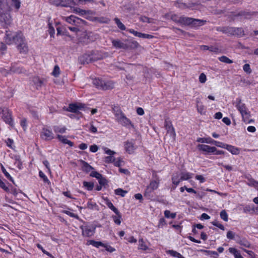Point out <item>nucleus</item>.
I'll use <instances>...</instances> for the list:
<instances>
[{
	"label": "nucleus",
	"instance_id": "nucleus-1",
	"mask_svg": "<svg viewBox=\"0 0 258 258\" xmlns=\"http://www.w3.org/2000/svg\"><path fill=\"white\" fill-rule=\"evenodd\" d=\"M11 7L8 5L7 0H0V23L4 27L9 26L12 22L9 12Z\"/></svg>",
	"mask_w": 258,
	"mask_h": 258
},
{
	"label": "nucleus",
	"instance_id": "nucleus-2",
	"mask_svg": "<svg viewBox=\"0 0 258 258\" xmlns=\"http://www.w3.org/2000/svg\"><path fill=\"white\" fill-rule=\"evenodd\" d=\"M4 40L9 45L17 44V41H22V33L6 31Z\"/></svg>",
	"mask_w": 258,
	"mask_h": 258
},
{
	"label": "nucleus",
	"instance_id": "nucleus-3",
	"mask_svg": "<svg viewBox=\"0 0 258 258\" xmlns=\"http://www.w3.org/2000/svg\"><path fill=\"white\" fill-rule=\"evenodd\" d=\"M52 4L58 6L71 7L79 4H84L87 2H93V0H51Z\"/></svg>",
	"mask_w": 258,
	"mask_h": 258
},
{
	"label": "nucleus",
	"instance_id": "nucleus-4",
	"mask_svg": "<svg viewBox=\"0 0 258 258\" xmlns=\"http://www.w3.org/2000/svg\"><path fill=\"white\" fill-rule=\"evenodd\" d=\"M0 117L7 124L14 126V120L11 111L6 107H0Z\"/></svg>",
	"mask_w": 258,
	"mask_h": 258
},
{
	"label": "nucleus",
	"instance_id": "nucleus-5",
	"mask_svg": "<svg viewBox=\"0 0 258 258\" xmlns=\"http://www.w3.org/2000/svg\"><path fill=\"white\" fill-rule=\"evenodd\" d=\"M236 107L240 112L243 121L246 123H250L251 120L249 119V112L247 111L245 105L242 103L240 99H237Z\"/></svg>",
	"mask_w": 258,
	"mask_h": 258
},
{
	"label": "nucleus",
	"instance_id": "nucleus-6",
	"mask_svg": "<svg viewBox=\"0 0 258 258\" xmlns=\"http://www.w3.org/2000/svg\"><path fill=\"white\" fill-rule=\"evenodd\" d=\"M114 114L116 120L119 123L127 127H133L131 121L120 110H117Z\"/></svg>",
	"mask_w": 258,
	"mask_h": 258
},
{
	"label": "nucleus",
	"instance_id": "nucleus-7",
	"mask_svg": "<svg viewBox=\"0 0 258 258\" xmlns=\"http://www.w3.org/2000/svg\"><path fill=\"white\" fill-rule=\"evenodd\" d=\"M93 83L97 88L103 90H108L113 88L114 83L111 81H104L98 79L93 80Z\"/></svg>",
	"mask_w": 258,
	"mask_h": 258
},
{
	"label": "nucleus",
	"instance_id": "nucleus-8",
	"mask_svg": "<svg viewBox=\"0 0 258 258\" xmlns=\"http://www.w3.org/2000/svg\"><path fill=\"white\" fill-rule=\"evenodd\" d=\"M159 183L160 179L157 176H156V179L152 180L149 185L147 187L145 191V195L148 196L154 190L157 189L158 188Z\"/></svg>",
	"mask_w": 258,
	"mask_h": 258
},
{
	"label": "nucleus",
	"instance_id": "nucleus-9",
	"mask_svg": "<svg viewBox=\"0 0 258 258\" xmlns=\"http://www.w3.org/2000/svg\"><path fill=\"white\" fill-rule=\"evenodd\" d=\"M102 149L105 154L108 155V156L104 158V161L106 163H110L114 162L115 157H114V155L116 153L115 152L105 147H102Z\"/></svg>",
	"mask_w": 258,
	"mask_h": 258
},
{
	"label": "nucleus",
	"instance_id": "nucleus-10",
	"mask_svg": "<svg viewBox=\"0 0 258 258\" xmlns=\"http://www.w3.org/2000/svg\"><path fill=\"white\" fill-rule=\"evenodd\" d=\"M124 149L127 153L132 154L135 153V150L137 148V146L135 145V142L134 140H128L124 143Z\"/></svg>",
	"mask_w": 258,
	"mask_h": 258
},
{
	"label": "nucleus",
	"instance_id": "nucleus-11",
	"mask_svg": "<svg viewBox=\"0 0 258 258\" xmlns=\"http://www.w3.org/2000/svg\"><path fill=\"white\" fill-rule=\"evenodd\" d=\"M63 19L70 24L79 26L85 23V21L74 15H71L70 17H63Z\"/></svg>",
	"mask_w": 258,
	"mask_h": 258
},
{
	"label": "nucleus",
	"instance_id": "nucleus-12",
	"mask_svg": "<svg viewBox=\"0 0 258 258\" xmlns=\"http://www.w3.org/2000/svg\"><path fill=\"white\" fill-rule=\"evenodd\" d=\"M222 31L224 33H230L232 35H237L239 36H243L244 35L243 30L240 28H223Z\"/></svg>",
	"mask_w": 258,
	"mask_h": 258
},
{
	"label": "nucleus",
	"instance_id": "nucleus-13",
	"mask_svg": "<svg viewBox=\"0 0 258 258\" xmlns=\"http://www.w3.org/2000/svg\"><path fill=\"white\" fill-rule=\"evenodd\" d=\"M198 150L204 154H213L216 151V147L210 146L206 144H199L197 146Z\"/></svg>",
	"mask_w": 258,
	"mask_h": 258
},
{
	"label": "nucleus",
	"instance_id": "nucleus-14",
	"mask_svg": "<svg viewBox=\"0 0 258 258\" xmlns=\"http://www.w3.org/2000/svg\"><path fill=\"white\" fill-rule=\"evenodd\" d=\"M41 138L46 141H49L54 138V135L52 131L47 128H43L40 133Z\"/></svg>",
	"mask_w": 258,
	"mask_h": 258
},
{
	"label": "nucleus",
	"instance_id": "nucleus-15",
	"mask_svg": "<svg viewBox=\"0 0 258 258\" xmlns=\"http://www.w3.org/2000/svg\"><path fill=\"white\" fill-rule=\"evenodd\" d=\"M186 25H191L194 27H198L204 25L206 21L200 19H195L187 17L186 19H185Z\"/></svg>",
	"mask_w": 258,
	"mask_h": 258
},
{
	"label": "nucleus",
	"instance_id": "nucleus-16",
	"mask_svg": "<svg viewBox=\"0 0 258 258\" xmlns=\"http://www.w3.org/2000/svg\"><path fill=\"white\" fill-rule=\"evenodd\" d=\"M82 234L85 237H91L95 233V228L93 226L87 225L82 226Z\"/></svg>",
	"mask_w": 258,
	"mask_h": 258
},
{
	"label": "nucleus",
	"instance_id": "nucleus-17",
	"mask_svg": "<svg viewBox=\"0 0 258 258\" xmlns=\"http://www.w3.org/2000/svg\"><path fill=\"white\" fill-rule=\"evenodd\" d=\"M17 48L21 53H26L28 51V47L25 42L23 35L22 34V41H17Z\"/></svg>",
	"mask_w": 258,
	"mask_h": 258
},
{
	"label": "nucleus",
	"instance_id": "nucleus-18",
	"mask_svg": "<svg viewBox=\"0 0 258 258\" xmlns=\"http://www.w3.org/2000/svg\"><path fill=\"white\" fill-rule=\"evenodd\" d=\"M72 12L81 16H86V18L87 19H88V15L93 14V12L91 11H86L79 8H73Z\"/></svg>",
	"mask_w": 258,
	"mask_h": 258
},
{
	"label": "nucleus",
	"instance_id": "nucleus-19",
	"mask_svg": "<svg viewBox=\"0 0 258 258\" xmlns=\"http://www.w3.org/2000/svg\"><path fill=\"white\" fill-rule=\"evenodd\" d=\"M84 107V105L81 103H74L69 105L67 110L68 111L76 113L79 110Z\"/></svg>",
	"mask_w": 258,
	"mask_h": 258
},
{
	"label": "nucleus",
	"instance_id": "nucleus-20",
	"mask_svg": "<svg viewBox=\"0 0 258 258\" xmlns=\"http://www.w3.org/2000/svg\"><path fill=\"white\" fill-rule=\"evenodd\" d=\"M112 43L113 46L115 47L116 48H122L124 49H126L128 48V46L127 44L123 43L120 40L116 39V40H112Z\"/></svg>",
	"mask_w": 258,
	"mask_h": 258
},
{
	"label": "nucleus",
	"instance_id": "nucleus-21",
	"mask_svg": "<svg viewBox=\"0 0 258 258\" xmlns=\"http://www.w3.org/2000/svg\"><path fill=\"white\" fill-rule=\"evenodd\" d=\"M10 71L12 72L18 74L25 73L26 72L25 70L23 67L16 63L12 65Z\"/></svg>",
	"mask_w": 258,
	"mask_h": 258
},
{
	"label": "nucleus",
	"instance_id": "nucleus-22",
	"mask_svg": "<svg viewBox=\"0 0 258 258\" xmlns=\"http://www.w3.org/2000/svg\"><path fill=\"white\" fill-rule=\"evenodd\" d=\"M187 17H178L175 15H171V19L177 23H180L181 24L185 25Z\"/></svg>",
	"mask_w": 258,
	"mask_h": 258
},
{
	"label": "nucleus",
	"instance_id": "nucleus-23",
	"mask_svg": "<svg viewBox=\"0 0 258 258\" xmlns=\"http://www.w3.org/2000/svg\"><path fill=\"white\" fill-rule=\"evenodd\" d=\"M92 56L89 54H84L80 57L79 60L82 63H88L92 61Z\"/></svg>",
	"mask_w": 258,
	"mask_h": 258
},
{
	"label": "nucleus",
	"instance_id": "nucleus-24",
	"mask_svg": "<svg viewBox=\"0 0 258 258\" xmlns=\"http://www.w3.org/2000/svg\"><path fill=\"white\" fill-rule=\"evenodd\" d=\"M181 181H182V180L180 179V174L176 173L172 175V183L175 185V186L173 187V189L176 188V186L179 184Z\"/></svg>",
	"mask_w": 258,
	"mask_h": 258
},
{
	"label": "nucleus",
	"instance_id": "nucleus-25",
	"mask_svg": "<svg viewBox=\"0 0 258 258\" xmlns=\"http://www.w3.org/2000/svg\"><path fill=\"white\" fill-rule=\"evenodd\" d=\"M233 155H238L240 153V149L235 146L227 145L226 149Z\"/></svg>",
	"mask_w": 258,
	"mask_h": 258
},
{
	"label": "nucleus",
	"instance_id": "nucleus-26",
	"mask_svg": "<svg viewBox=\"0 0 258 258\" xmlns=\"http://www.w3.org/2000/svg\"><path fill=\"white\" fill-rule=\"evenodd\" d=\"M33 83L37 89L41 88L44 83L43 80L40 79L38 77H35L33 78Z\"/></svg>",
	"mask_w": 258,
	"mask_h": 258
},
{
	"label": "nucleus",
	"instance_id": "nucleus-27",
	"mask_svg": "<svg viewBox=\"0 0 258 258\" xmlns=\"http://www.w3.org/2000/svg\"><path fill=\"white\" fill-rule=\"evenodd\" d=\"M57 138L60 142L63 144H68L71 147L73 146V143L69 140L65 136L57 135Z\"/></svg>",
	"mask_w": 258,
	"mask_h": 258
},
{
	"label": "nucleus",
	"instance_id": "nucleus-28",
	"mask_svg": "<svg viewBox=\"0 0 258 258\" xmlns=\"http://www.w3.org/2000/svg\"><path fill=\"white\" fill-rule=\"evenodd\" d=\"M53 128L57 135H59L58 134L65 133L67 130V128L64 126L55 125L53 126Z\"/></svg>",
	"mask_w": 258,
	"mask_h": 258
},
{
	"label": "nucleus",
	"instance_id": "nucleus-29",
	"mask_svg": "<svg viewBox=\"0 0 258 258\" xmlns=\"http://www.w3.org/2000/svg\"><path fill=\"white\" fill-rule=\"evenodd\" d=\"M228 250L230 253L234 255L235 258H243L239 251L236 248L230 247Z\"/></svg>",
	"mask_w": 258,
	"mask_h": 258
},
{
	"label": "nucleus",
	"instance_id": "nucleus-30",
	"mask_svg": "<svg viewBox=\"0 0 258 258\" xmlns=\"http://www.w3.org/2000/svg\"><path fill=\"white\" fill-rule=\"evenodd\" d=\"M116 215L112 216L111 218H112L114 222L117 225H119L121 224V215L119 211H118L117 213H115Z\"/></svg>",
	"mask_w": 258,
	"mask_h": 258
},
{
	"label": "nucleus",
	"instance_id": "nucleus-31",
	"mask_svg": "<svg viewBox=\"0 0 258 258\" xmlns=\"http://www.w3.org/2000/svg\"><path fill=\"white\" fill-rule=\"evenodd\" d=\"M192 173L187 172H183L180 174V179L182 180H187L192 178Z\"/></svg>",
	"mask_w": 258,
	"mask_h": 258
},
{
	"label": "nucleus",
	"instance_id": "nucleus-32",
	"mask_svg": "<svg viewBox=\"0 0 258 258\" xmlns=\"http://www.w3.org/2000/svg\"><path fill=\"white\" fill-rule=\"evenodd\" d=\"M88 245H92L95 247L98 248L99 246H104V243L100 241H95L93 240H89L87 241Z\"/></svg>",
	"mask_w": 258,
	"mask_h": 258
},
{
	"label": "nucleus",
	"instance_id": "nucleus-33",
	"mask_svg": "<svg viewBox=\"0 0 258 258\" xmlns=\"http://www.w3.org/2000/svg\"><path fill=\"white\" fill-rule=\"evenodd\" d=\"M213 139L211 138H199L197 139V142L202 143H206L212 144Z\"/></svg>",
	"mask_w": 258,
	"mask_h": 258
},
{
	"label": "nucleus",
	"instance_id": "nucleus-34",
	"mask_svg": "<svg viewBox=\"0 0 258 258\" xmlns=\"http://www.w3.org/2000/svg\"><path fill=\"white\" fill-rule=\"evenodd\" d=\"M11 5L12 7L18 11L21 7V1L20 0H11Z\"/></svg>",
	"mask_w": 258,
	"mask_h": 258
},
{
	"label": "nucleus",
	"instance_id": "nucleus-35",
	"mask_svg": "<svg viewBox=\"0 0 258 258\" xmlns=\"http://www.w3.org/2000/svg\"><path fill=\"white\" fill-rule=\"evenodd\" d=\"M166 253L174 257H176L178 258H184L180 253L173 250H168L166 251Z\"/></svg>",
	"mask_w": 258,
	"mask_h": 258
},
{
	"label": "nucleus",
	"instance_id": "nucleus-36",
	"mask_svg": "<svg viewBox=\"0 0 258 258\" xmlns=\"http://www.w3.org/2000/svg\"><path fill=\"white\" fill-rule=\"evenodd\" d=\"M139 249L146 250L148 249V247L145 244L143 239H140L139 240Z\"/></svg>",
	"mask_w": 258,
	"mask_h": 258
},
{
	"label": "nucleus",
	"instance_id": "nucleus-37",
	"mask_svg": "<svg viewBox=\"0 0 258 258\" xmlns=\"http://www.w3.org/2000/svg\"><path fill=\"white\" fill-rule=\"evenodd\" d=\"M197 108L198 112L201 114H205L206 112L205 106L202 104H199V101L197 102Z\"/></svg>",
	"mask_w": 258,
	"mask_h": 258
},
{
	"label": "nucleus",
	"instance_id": "nucleus-38",
	"mask_svg": "<svg viewBox=\"0 0 258 258\" xmlns=\"http://www.w3.org/2000/svg\"><path fill=\"white\" fill-rule=\"evenodd\" d=\"M105 204L108 207L113 211L115 213H117L118 210L113 206L112 203L108 199L105 200Z\"/></svg>",
	"mask_w": 258,
	"mask_h": 258
},
{
	"label": "nucleus",
	"instance_id": "nucleus-39",
	"mask_svg": "<svg viewBox=\"0 0 258 258\" xmlns=\"http://www.w3.org/2000/svg\"><path fill=\"white\" fill-rule=\"evenodd\" d=\"M114 20L118 28L121 30H125L126 29L125 26L120 22L118 18H115Z\"/></svg>",
	"mask_w": 258,
	"mask_h": 258
},
{
	"label": "nucleus",
	"instance_id": "nucleus-40",
	"mask_svg": "<svg viewBox=\"0 0 258 258\" xmlns=\"http://www.w3.org/2000/svg\"><path fill=\"white\" fill-rule=\"evenodd\" d=\"M1 169L2 171L5 175L11 181H12L14 183V179L13 177L10 175V174L7 171L6 169L5 168L4 166L1 164Z\"/></svg>",
	"mask_w": 258,
	"mask_h": 258
},
{
	"label": "nucleus",
	"instance_id": "nucleus-41",
	"mask_svg": "<svg viewBox=\"0 0 258 258\" xmlns=\"http://www.w3.org/2000/svg\"><path fill=\"white\" fill-rule=\"evenodd\" d=\"M83 186L88 190H91L94 187V183L92 182H83Z\"/></svg>",
	"mask_w": 258,
	"mask_h": 258
},
{
	"label": "nucleus",
	"instance_id": "nucleus-42",
	"mask_svg": "<svg viewBox=\"0 0 258 258\" xmlns=\"http://www.w3.org/2000/svg\"><path fill=\"white\" fill-rule=\"evenodd\" d=\"M97 206L96 204L93 202H92L91 200H90L87 204V206L85 207V208H87L90 209H96Z\"/></svg>",
	"mask_w": 258,
	"mask_h": 258
},
{
	"label": "nucleus",
	"instance_id": "nucleus-43",
	"mask_svg": "<svg viewBox=\"0 0 258 258\" xmlns=\"http://www.w3.org/2000/svg\"><path fill=\"white\" fill-rule=\"evenodd\" d=\"M114 192L116 195L120 196L122 197H124L125 194L127 193V191L124 190L120 188L115 189Z\"/></svg>",
	"mask_w": 258,
	"mask_h": 258
},
{
	"label": "nucleus",
	"instance_id": "nucleus-44",
	"mask_svg": "<svg viewBox=\"0 0 258 258\" xmlns=\"http://www.w3.org/2000/svg\"><path fill=\"white\" fill-rule=\"evenodd\" d=\"M83 170L87 172H90L92 169L93 168L90 165H89L87 163L85 162H83V166H82Z\"/></svg>",
	"mask_w": 258,
	"mask_h": 258
},
{
	"label": "nucleus",
	"instance_id": "nucleus-45",
	"mask_svg": "<svg viewBox=\"0 0 258 258\" xmlns=\"http://www.w3.org/2000/svg\"><path fill=\"white\" fill-rule=\"evenodd\" d=\"M212 144H213L218 147H220V148H224V149H226V146L227 145V144H224L222 142L217 141H215L214 140H213Z\"/></svg>",
	"mask_w": 258,
	"mask_h": 258
},
{
	"label": "nucleus",
	"instance_id": "nucleus-46",
	"mask_svg": "<svg viewBox=\"0 0 258 258\" xmlns=\"http://www.w3.org/2000/svg\"><path fill=\"white\" fill-rule=\"evenodd\" d=\"M164 215L167 218L174 219L175 218L176 214L175 213H171L169 210H166L164 211Z\"/></svg>",
	"mask_w": 258,
	"mask_h": 258
},
{
	"label": "nucleus",
	"instance_id": "nucleus-47",
	"mask_svg": "<svg viewBox=\"0 0 258 258\" xmlns=\"http://www.w3.org/2000/svg\"><path fill=\"white\" fill-rule=\"evenodd\" d=\"M219 60L221 62L226 63H232L233 61L225 56H222L218 58Z\"/></svg>",
	"mask_w": 258,
	"mask_h": 258
},
{
	"label": "nucleus",
	"instance_id": "nucleus-48",
	"mask_svg": "<svg viewBox=\"0 0 258 258\" xmlns=\"http://www.w3.org/2000/svg\"><path fill=\"white\" fill-rule=\"evenodd\" d=\"M48 32L49 33V34H50V36L51 37H53L54 33H55V30H54V28L53 27L52 24L49 22L48 23Z\"/></svg>",
	"mask_w": 258,
	"mask_h": 258
},
{
	"label": "nucleus",
	"instance_id": "nucleus-49",
	"mask_svg": "<svg viewBox=\"0 0 258 258\" xmlns=\"http://www.w3.org/2000/svg\"><path fill=\"white\" fill-rule=\"evenodd\" d=\"M220 217L222 219H223L225 221H227L228 220V216L226 211L223 210L220 212Z\"/></svg>",
	"mask_w": 258,
	"mask_h": 258
},
{
	"label": "nucleus",
	"instance_id": "nucleus-50",
	"mask_svg": "<svg viewBox=\"0 0 258 258\" xmlns=\"http://www.w3.org/2000/svg\"><path fill=\"white\" fill-rule=\"evenodd\" d=\"M60 74V69L58 66H55L52 72V75L54 77H56Z\"/></svg>",
	"mask_w": 258,
	"mask_h": 258
},
{
	"label": "nucleus",
	"instance_id": "nucleus-51",
	"mask_svg": "<svg viewBox=\"0 0 258 258\" xmlns=\"http://www.w3.org/2000/svg\"><path fill=\"white\" fill-rule=\"evenodd\" d=\"M39 175L43 180L44 182L48 183H50L49 179L42 171H40L39 172Z\"/></svg>",
	"mask_w": 258,
	"mask_h": 258
},
{
	"label": "nucleus",
	"instance_id": "nucleus-52",
	"mask_svg": "<svg viewBox=\"0 0 258 258\" xmlns=\"http://www.w3.org/2000/svg\"><path fill=\"white\" fill-rule=\"evenodd\" d=\"M15 165L19 169H21L22 167V164L20 159L19 157H16Z\"/></svg>",
	"mask_w": 258,
	"mask_h": 258
},
{
	"label": "nucleus",
	"instance_id": "nucleus-53",
	"mask_svg": "<svg viewBox=\"0 0 258 258\" xmlns=\"http://www.w3.org/2000/svg\"><path fill=\"white\" fill-rule=\"evenodd\" d=\"M37 247L40 249V250H42V251L43 252V253L46 254L47 255H48V256H49L50 257H52L53 258V256L52 255V254L51 253H50L49 252L47 251L46 250H45L43 248V247L41 246V245H40V244H37Z\"/></svg>",
	"mask_w": 258,
	"mask_h": 258
},
{
	"label": "nucleus",
	"instance_id": "nucleus-54",
	"mask_svg": "<svg viewBox=\"0 0 258 258\" xmlns=\"http://www.w3.org/2000/svg\"><path fill=\"white\" fill-rule=\"evenodd\" d=\"M164 126H165V128L167 132L174 128V127H173V126L172 125L171 122L170 121H165V123H164Z\"/></svg>",
	"mask_w": 258,
	"mask_h": 258
},
{
	"label": "nucleus",
	"instance_id": "nucleus-55",
	"mask_svg": "<svg viewBox=\"0 0 258 258\" xmlns=\"http://www.w3.org/2000/svg\"><path fill=\"white\" fill-rule=\"evenodd\" d=\"M243 70L246 73L248 74H250L252 72L250 66L248 63H246L243 66Z\"/></svg>",
	"mask_w": 258,
	"mask_h": 258
},
{
	"label": "nucleus",
	"instance_id": "nucleus-56",
	"mask_svg": "<svg viewBox=\"0 0 258 258\" xmlns=\"http://www.w3.org/2000/svg\"><path fill=\"white\" fill-rule=\"evenodd\" d=\"M212 224L213 225L218 227L219 228H220V229H221L222 230H225L224 226L222 224H220L218 221H217L216 220H215L214 221H213L212 222Z\"/></svg>",
	"mask_w": 258,
	"mask_h": 258
},
{
	"label": "nucleus",
	"instance_id": "nucleus-57",
	"mask_svg": "<svg viewBox=\"0 0 258 258\" xmlns=\"http://www.w3.org/2000/svg\"><path fill=\"white\" fill-rule=\"evenodd\" d=\"M167 133L168 134L170 135V137L171 138L173 141H174L175 140L176 134L174 128L168 131V132H167Z\"/></svg>",
	"mask_w": 258,
	"mask_h": 258
},
{
	"label": "nucleus",
	"instance_id": "nucleus-58",
	"mask_svg": "<svg viewBox=\"0 0 258 258\" xmlns=\"http://www.w3.org/2000/svg\"><path fill=\"white\" fill-rule=\"evenodd\" d=\"M128 47L131 48H137L139 46V44L136 41H132L130 42Z\"/></svg>",
	"mask_w": 258,
	"mask_h": 258
},
{
	"label": "nucleus",
	"instance_id": "nucleus-59",
	"mask_svg": "<svg viewBox=\"0 0 258 258\" xmlns=\"http://www.w3.org/2000/svg\"><path fill=\"white\" fill-rule=\"evenodd\" d=\"M235 236V233L232 231H228L227 233V238L229 239H234Z\"/></svg>",
	"mask_w": 258,
	"mask_h": 258
},
{
	"label": "nucleus",
	"instance_id": "nucleus-60",
	"mask_svg": "<svg viewBox=\"0 0 258 258\" xmlns=\"http://www.w3.org/2000/svg\"><path fill=\"white\" fill-rule=\"evenodd\" d=\"M0 187L7 192L10 191V188L0 179Z\"/></svg>",
	"mask_w": 258,
	"mask_h": 258
},
{
	"label": "nucleus",
	"instance_id": "nucleus-61",
	"mask_svg": "<svg viewBox=\"0 0 258 258\" xmlns=\"http://www.w3.org/2000/svg\"><path fill=\"white\" fill-rule=\"evenodd\" d=\"M175 6L176 7L181 9H184L186 7L185 4L181 3L180 1H177L176 2Z\"/></svg>",
	"mask_w": 258,
	"mask_h": 258
},
{
	"label": "nucleus",
	"instance_id": "nucleus-62",
	"mask_svg": "<svg viewBox=\"0 0 258 258\" xmlns=\"http://www.w3.org/2000/svg\"><path fill=\"white\" fill-rule=\"evenodd\" d=\"M103 247L105 248V249L107 251H108L109 252H113V251H114L115 250V248H114L113 247H112L110 245H108L107 244H104V243Z\"/></svg>",
	"mask_w": 258,
	"mask_h": 258
},
{
	"label": "nucleus",
	"instance_id": "nucleus-63",
	"mask_svg": "<svg viewBox=\"0 0 258 258\" xmlns=\"http://www.w3.org/2000/svg\"><path fill=\"white\" fill-rule=\"evenodd\" d=\"M90 176L98 179L101 177L102 175L97 171H92L90 173Z\"/></svg>",
	"mask_w": 258,
	"mask_h": 258
},
{
	"label": "nucleus",
	"instance_id": "nucleus-64",
	"mask_svg": "<svg viewBox=\"0 0 258 258\" xmlns=\"http://www.w3.org/2000/svg\"><path fill=\"white\" fill-rule=\"evenodd\" d=\"M207 80V77L204 74L202 73L199 76V81L201 83H204L206 82Z\"/></svg>",
	"mask_w": 258,
	"mask_h": 258
}]
</instances>
